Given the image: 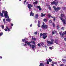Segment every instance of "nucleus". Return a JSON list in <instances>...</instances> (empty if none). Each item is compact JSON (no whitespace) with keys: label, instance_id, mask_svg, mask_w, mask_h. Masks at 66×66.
<instances>
[{"label":"nucleus","instance_id":"obj_53","mask_svg":"<svg viewBox=\"0 0 66 66\" xmlns=\"http://www.w3.org/2000/svg\"><path fill=\"white\" fill-rule=\"evenodd\" d=\"M54 66V64H52V66Z\"/></svg>","mask_w":66,"mask_h":66},{"label":"nucleus","instance_id":"obj_59","mask_svg":"<svg viewBox=\"0 0 66 66\" xmlns=\"http://www.w3.org/2000/svg\"><path fill=\"white\" fill-rule=\"evenodd\" d=\"M1 27V26H0V27Z\"/></svg>","mask_w":66,"mask_h":66},{"label":"nucleus","instance_id":"obj_4","mask_svg":"<svg viewBox=\"0 0 66 66\" xmlns=\"http://www.w3.org/2000/svg\"><path fill=\"white\" fill-rule=\"evenodd\" d=\"M43 25L41 27V28L42 29H46L48 28V26L46 25H45V23L44 22H43Z\"/></svg>","mask_w":66,"mask_h":66},{"label":"nucleus","instance_id":"obj_47","mask_svg":"<svg viewBox=\"0 0 66 66\" xmlns=\"http://www.w3.org/2000/svg\"><path fill=\"white\" fill-rule=\"evenodd\" d=\"M60 65L61 66H64V64H60Z\"/></svg>","mask_w":66,"mask_h":66},{"label":"nucleus","instance_id":"obj_26","mask_svg":"<svg viewBox=\"0 0 66 66\" xmlns=\"http://www.w3.org/2000/svg\"><path fill=\"white\" fill-rule=\"evenodd\" d=\"M34 47H35V46H34V45H32V46H31V48H32V49H34Z\"/></svg>","mask_w":66,"mask_h":66},{"label":"nucleus","instance_id":"obj_40","mask_svg":"<svg viewBox=\"0 0 66 66\" xmlns=\"http://www.w3.org/2000/svg\"><path fill=\"white\" fill-rule=\"evenodd\" d=\"M62 61H64V62H65V60L64 59H62Z\"/></svg>","mask_w":66,"mask_h":66},{"label":"nucleus","instance_id":"obj_18","mask_svg":"<svg viewBox=\"0 0 66 66\" xmlns=\"http://www.w3.org/2000/svg\"><path fill=\"white\" fill-rule=\"evenodd\" d=\"M55 42L56 44H58V40H57V39H55Z\"/></svg>","mask_w":66,"mask_h":66},{"label":"nucleus","instance_id":"obj_55","mask_svg":"<svg viewBox=\"0 0 66 66\" xmlns=\"http://www.w3.org/2000/svg\"><path fill=\"white\" fill-rule=\"evenodd\" d=\"M65 46H66V44H65Z\"/></svg>","mask_w":66,"mask_h":66},{"label":"nucleus","instance_id":"obj_58","mask_svg":"<svg viewBox=\"0 0 66 66\" xmlns=\"http://www.w3.org/2000/svg\"><path fill=\"white\" fill-rule=\"evenodd\" d=\"M0 1H1V0H0Z\"/></svg>","mask_w":66,"mask_h":66},{"label":"nucleus","instance_id":"obj_27","mask_svg":"<svg viewBox=\"0 0 66 66\" xmlns=\"http://www.w3.org/2000/svg\"><path fill=\"white\" fill-rule=\"evenodd\" d=\"M1 27L2 29H4V25H2Z\"/></svg>","mask_w":66,"mask_h":66},{"label":"nucleus","instance_id":"obj_17","mask_svg":"<svg viewBox=\"0 0 66 66\" xmlns=\"http://www.w3.org/2000/svg\"><path fill=\"white\" fill-rule=\"evenodd\" d=\"M34 14L32 12V11H31V13H30V16H34Z\"/></svg>","mask_w":66,"mask_h":66},{"label":"nucleus","instance_id":"obj_60","mask_svg":"<svg viewBox=\"0 0 66 66\" xmlns=\"http://www.w3.org/2000/svg\"><path fill=\"white\" fill-rule=\"evenodd\" d=\"M56 0H55V1H56Z\"/></svg>","mask_w":66,"mask_h":66},{"label":"nucleus","instance_id":"obj_62","mask_svg":"<svg viewBox=\"0 0 66 66\" xmlns=\"http://www.w3.org/2000/svg\"><path fill=\"white\" fill-rule=\"evenodd\" d=\"M65 66H66V65Z\"/></svg>","mask_w":66,"mask_h":66},{"label":"nucleus","instance_id":"obj_1","mask_svg":"<svg viewBox=\"0 0 66 66\" xmlns=\"http://www.w3.org/2000/svg\"><path fill=\"white\" fill-rule=\"evenodd\" d=\"M61 17H60V19L62 21L63 23L64 24H66V23H65L66 21H65V19H63V18L64 17V18H65V16L64 15V14H61Z\"/></svg>","mask_w":66,"mask_h":66},{"label":"nucleus","instance_id":"obj_14","mask_svg":"<svg viewBox=\"0 0 66 66\" xmlns=\"http://www.w3.org/2000/svg\"><path fill=\"white\" fill-rule=\"evenodd\" d=\"M38 26L39 28L40 27V22L38 21Z\"/></svg>","mask_w":66,"mask_h":66},{"label":"nucleus","instance_id":"obj_50","mask_svg":"<svg viewBox=\"0 0 66 66\" xmlns=\"http://www.w3.org/2000/svg\"><path fill=\"white\" fill-rule=\"evenodd\" d=\"M64 39L65 41H66V38H64Z\"/></svg>","mask_w":66,"mask_h":66},{"label":"nucleus","instance_id":"obj_37","mask_svg":"<svg viewBox=\"0 0 66 66\" xmlns=\"http://www.w3.org/2000/svg\"><path fill=\"white\" fill-rule=\"evenodd\" d=\"M49 48H50V49L51 50H52V47H49Z\"/></svg>","mask_w":66,"mask_h":66},{"label":"nucleus","instance_id":"obj_46","mask_svg":"<svg viewBox=\"0 0 66 66\" xmlns=\"http://www.w3.org/2000/svg\"><path fill=\"white\" fill-rule=\"evenodd\" d=\"M59 28H60V27L58 26H57V29H59Z\"/></svg>","mask_w":66,"mask_h":66},{"label":"nucleus","instance_id":"obj_54","mask_svg":"<svg viewBox=\"0 0 66 66\" xmlns=\"http://www.w3.org/2000/svg\"><path fill=\"white\" fill-rule=\"evenodd\" d=\"M35 23H36V21H35Z\"/></svg>","mask_w":66,"mask_h":66},{"label":"nucleus","instance_id":"obj_19","mask_svg":"<svg viewBox=\"0 0 66 66\" xmlns=\"http://www.w3.org/2000/svg\"><path fill=\"white\" fill-rule=\"evenodd\" d=\"M35 17L36 19H37L38 18V14H36L35 15Z\"/></svg>","mask_w":66,"mask_h":66},{"label":"nucleus","instance_id":"obj_5","mask_svg":"<svg viewBox=\"0 0 66 66\" xmlns=\"http://www.w3.org/2000/svg\"><path fill=\"white\" fill-rule=\"evenodd\" d=\"M5 18H8L6 19V21H8V22H10L11 21V19L10 18H9V14H8L7 15H6V16H5Z\"/></svg>","mask_w":66,"mask_h":66},{"label":"nucleus","instance_id":"obj_61","mask_svg":"<svg viewBox=\"0 0 66 66\" xmlns=\"http://www.w3.org/2000/svg\"><path fill=\"white\" fill-rule=\"evenodd\" d=\"M33 1L34 0H32Z\"/></svg>","mask_w":66,"mask_h":66},{"label":"nucleus","instance_id":"obj_39","mask_svg":"<svg viewBox=\"0 0 66 66\" xmlns=\"http://www.w3.org/2000/svg\"><path fill=\"white\" fill-rule=\"evenodd\" d=\"M61 29H62V30H64V28L62 27V28Z\"/></svg>","mask_w":66,"mask_h":66},{"label":"nucleus","instance_id":"obj_52","mask_svg":"<svg viewBox=\"0 0 66 66\" xmlns=\"http://www.w3.org/2000/svg\"><path fill=\"white\" fill-rule=\"evenodd\" d=\"M0 59H2V56H0Z\"/></svg>","mask_w":66,"mask_h":66},{"label":"nucleus","instance_id":"obj_38","mask_svg":"<svg viewBox=\"0 0 66 66\" xmlns=\"http://www.w3.org/2000/svg\"><path fill=\"white\" fill-rule=\"evenodd\" d=\"M37 34V32H36L34 33V34Z\"/></svg>","mask_w":66,"mask_h":66},{"label":"nucleus","instance_id":"obj_42","mask_svg":"<svg viewBox=\"0 0 66 66\" xmlns=\"http://www.w3.org/2000/svg\"><path fill=\"white\" fill-rule=\"evenodd\" d=\"M53 27H54L55 26V24H54V23H53Z\"/></svg>","mask_w":66,"mask_h":66},{"label":"nucleus","instance_id":"obj_3","mask_svg":"<svg viewBox=\"0 0 66 66\" xmlns=\"http://www.w3.org/2000/svg\"><path fill=\"white\" fill-rule=\"evenodd\" d=\"M51 42L49 41H47V46H50L51 45V44H53V43L54 42V40L53 39H51Z\"/></svg>","mask_w":66,"mask_h":66},{"label":"nucleus","instance_id":"obj_28","mask_svg":"<svg viewBox=\"0 0 66 66\" xmlns=\"http://www.w3.org/2000/svg\"><path fill=\"white\" fill-rule=\"evenodd\" d=\"M62 57L64 58V59H66V56H62Z\"/></svg>","mask_w":66,"mask_h":66},{"label":"nucleus","instance_id":"obj_56","mask_svg":"<svg viewBox=\"0 0 66 66\" xmlns=\"http://www.w3.org/2000/svg\"><path fill=\"white\" fill-rule=\"evenodd\" d=\"M19 1H21L22 0H19Z\"/></svg>","mask_w":66,"mask_h":66},{"label":"nucleus","instance_id":"obj_21","mask_svg":"<svg viewBox=\"0 0 66 66\" xmlns=\"http://www.w3.org/2000/svg\"><path fill=\"white\" fill-rule=\"evenodd\" d=\"M45 66V65L44 64H43L41 63L40 64L39 66Z\"/></svg>","mask_w":66,"mask_h":66},{"label":"nucleus","instance_id":"obj_49","mask_svg":"<svg viewBox=\"0 0 66 66\" xmlns=\"http://www.w3.org/2000/svg\"><path fill=\"white\" fill-rule=\"evenodd\" d=\"M30 27H32V24H31L30 25Z\"/></svg>","mask_w":66,"mask_h":66},{"label":"nucleus","instance_id":"obj_35","mask_svg":"<svg viewBox=\"0 0 66 66\" xmlns=\"http://www.w3.org/2000/svg\"><path fill=\"white\" fill-rule=\"evenodd\" d=\"M26 2H27V0H25L24 1V4H26Z\"/></svg>","mask_w":66,"mask_h":66},{"label":"nucleus","instance_id":"obj_12","mask_svg":"<svg viewBox=\"0 0 66 66\" xmlns=\"http://www.w3.org/2000/svg\"><path fill=\"white\" fill-rule=\"evenodd\" d=\"M58 2H55V1H54L53 2H52L51 3V4L52 5H53V4H55V5H57V3H58Z\"/></svg>","mask_w":66,"mask_h":66},{"label":"nucleus","instance_id":"obj_32","mask_svg":"<svg viewBox=\"0 0 66 66\" xmlns=\"http://www.w3.org/2000/svg\"><path fill=\"white\" fill-rule=\"evenodd\" d=\"M22 42H24V41H25V40H26V39H22Z\"/></svg>","mask_w":66,"mask_h":66},{"label":"nucleus","instance_id":"obj_23","mask_svg":"<svg viewBox=\"0 0 66 66\" xmlns=\"http://www.w3.org/2000/svg\"><path fill=\"white\" fill-rule=\"evenodd\" d=\"M0 15L1 16V17H3V14L1 12L0 13Z\"/></svg>","mask_w":66,"mask_h":66},{"label":"nucleus","instance_id":"obj_33","mask_svg":"<svg viewBox=\"0 0 66 66\" xmlns=\"http://www.w3.org/2000/svg\"><path fill=\"white\" fill-rule=\"evenodd\" d=\"M3 35V33L1 32V33H0V35L1 36H2Z\"/></svg>","mask_w":66,"mask_h":66},{"label":"nucleus","instance_id":"obj_43","mask_svg":"<svg viewBox=\"0 0 66 66\" xmlns=\"http://www.w3.org/2000/svg\"><path fill=\"white\" fill-rule=\"evenodd\" d=\"M13 25H14L13 24L11 23V26L12 27H13Z\"/></svg>","mask_w":66,"mask_h":66},{"label":"nucleus","instance_id":"obj_51","mask_svg":"<svg viewBox=\"0 0 66 66\" xmlns=\"http://www.w3.org/2000/svg\"><path fill=\"white\" fill-rule=\"evenodd\" d=\"M28 3H29L28 2L27 3V5L28 4H29Z\"/></svg>","mask_w":66,"mask_h":66},{"label":"nucleus","instance_id":"obj_44","mask_svg":"<svg viewBox=\"0 0 66 66\" xmlns=\"http://www.w3.org/2000/svg\"><path fill=\"white\" fill-rule=\"evenodd\" d=\"M43 36V34H42V33H41L40 34V36L41 37L42 36Z\"/></svg>","mask_w":66,"mask_h":66},{"label":"nucleus","instance_id":"obj_41","mask_svg":"<svg viewBox=\"0 0 66 66\" xmlns=\"http://www.w3.org/2000/svg\"><path fill=\"white\" fill-rule=\"evenodd\" d=\"M49 9L50 10V11H51V9L50 7H49Z\"/></svg>","mask_w":66,"mask_h":66},{"label":"nucleus","instance_id":"obj_48","mask_svg":"<svg viewBox=\"0 0 66 66\" xmlns=\"http://www.w3.org/2000/svg\"><path fill=\"white\" fill-rule=\"evenodd\" d=\"M41 45H42V46H43V45H44V44L43 43H41Z\"/></svg>","mask_w":66,"mask_h":66},{"label":"nucleus","instance_id":"obj_30","mask_svg":"<svg viewBox=\"0 0 66 66\" xmlns=\"http://www.w3.org/2000/svg\"><path fill=\"white\" fill-rule=\"evenodd\" d=\"M3 21L4 22V23H5V19H3Z\"/></svg>","mask_w":66,"mask_h":66},{"label":"nucleus","instance_id":"obj_20","mask_svg":"<svg viewBox=\"0 0 66 66\" xmlns=\"http://www.w3.org/2000/svg\"><path fill=\"white\" fill-rule=\"evenodd\" d=\"M52 35H53L54 34H55V33H56V31H54L52 32Z\"/></svg>","mask_w":66,"mask_h":66},{"label":"nucleus","instance_id":"obj_8","mask_svg":"<svg viewBox=\"0 0 66 66\" xmlns=\"http://www.w3.org/2000/svg\"><path fill=\"white\" fill-rule=\"evenodd\" d=\"M4 30L5 31H11V29L10 28H9L8 26H7L6 27V28L4 29Z\"/></svg>","mask_w":66,"mask_h":66},{"label":"nucleus","instance_id":"obj_11","mask_svg":"<svg viewBox=\"0 0 66 66\" xmlns=\"http://www.w3.org/2000/svg\"><path fill=\"white\" fill-rule=\"evenodd\" d=\"M48 15V17H49V18H50V17H51V18H53L54 21H55V17L51 16V14H49Z\"/></svg>","mask_w":66,"mask_h":66},{"label":"nucleus","instance_id":"obj_10","mask_svg":"<svg viewBox=\"0 0 66 66\" xmlns=\"http://www.w3.org/2000/svg\"><path fill=\"white\" fill-rule=\"evenodd\" d=\"M27 5L28 6V8H29V10H31V7H33V5L30 4H28Z\"/></svg>","mask_w":66,"mask_h":66},{"label":"nucleus","instance_id":"obj_57","mask_svg":"<svg viewBox=\"0 0 66 66\" xmlns=\"http://www.w3.org/2000/svg\"><path fill=\"white\" fill-rule=\"evenodd\" d=\"M65 62H66V60H65Z\"/></svg>","mask_w":66,"mask_h":66},{"label":"nucleus","instance_id":"obj_22","mask_svg":"<svg viewBox=\"0 0 66 66\" xmlns=\"http://www.w3.org/2000/svg\"><path fill=\"white\" fill-rule=\"evenodd\" d=\"M31 42L32 44H33L34 45H35V42L34 41H31Z\"/></svg>","mask_w":66,"mask_h":66},{"label":"nucleus","instance_id":"obj_29","mask_svg":"<svg viewBox=\"0 0 66 66\" xmlns=\"http://www.w3.org/2000/svg\"><path fill=\"white\" fill-rule=\"evenodd\" d=\"M52 63L53 64H56V62H52Z\"/></svg>","mask_w":66,"mask_h":66},{"label":"nucleus","instance_id":"obj_31","mask_svg":"<svg viewBox=\"0 0 66 66\" xmlns=\"http://www.w3.org/2000/svg\"><path fill=\"white\" fill-rule=\"evenodd\" d=\"M37 45L39 47H40V44L39 43Z\"/></svg>","mask_w":66,"mask_h":66},{"label":"nucleus","instance_id":"obj_16","mask_svg":"<svg viewBox=\"0 0 66 66\" xmlns=\"http://www.w3.org/2000/svg\"><path fill=\"white\" fill-rule=\"evenodd\" d=\"M38 3V2L36 1V2H35L33 3V4L34 5V6H35V4H37Z\"/></svg>","mask_w":66,"mask_h":66},{"label":"nucleus","instance_id":"obj_34","mask_svg":"<svg viewBox=\"0 0 66 66\" xmlns=\"http://www.w3.org/2000/svg\"><path fill=\"white\" fill-rule=\"evenodd\" d=\"M49 62H52V60H51V59H50V58L49 59Z\"/></svg>","mask_w":66,"mask_h":66},{"label":"nucleus","instance_id":"obj_15","mask_svg":"<svg viewBox=\"0 0 66 66\" xmlns=\"http://www.w3.org/2000/svg\"><path fill=\"white\" fill-rule=\"evenodd\" d=\"M37 8H38V9H39V10L40 11H41V10H42V9L40 8V6H37Z\"/></svg>","mask_w":66,"mask_h":66},{"label":"nucleus","instance_id":"obj_7","mask_svg":"<svg viewBox=\"0 0 66 66\" xmlns=\"http://www.w3.org/2000/svg\"><path fill=\"white\" fill-rule=\"evenodd\" d=\"M47 33H44L43 34V38L44 39H45L47 38Z\"/></svg>","mask_w":66,"mask_h":66},{"label":"nucleus","instance_id":"obj_13","mask_svg":"<svg viewBox=\"0 0 66 66\" xmlns=\"http://www.w3.org/2000/svg\"><path fill=\"white\" fill-rule=\"evenodd\" d=\"M47 15V14H43V13H41V17H45L46 15Z\"/></svg>","mask_w":66,"mask_h":66},{"label":"nucleus","instance_id":"obj_2","mask_svg":"<svg viewBox=\"0 0 66 66\" xmlns=\"http://www.w3.org/2000/svg\"><path fill=\"white\" fill-rule=\"evenodd\" d=\"M31 43L30 42H29L28 41H25V44H23V46H26L27 45L30 47H31Z\"/></svg>","mask_w":66,"mask_h":66},{"label":"nucleus","instance_id":"obj_24","mask_svg":"<svg viewBox=\"0 0 66 66\" xmlns=\"http://www.w3.org/2000/svg\"><path fill=\"white\" fill-rule=\"evenodd\" d=\"M43 20L44 21H45V22H47V19H44Z\"/></svg>","mask_w":66,"mask_h":66},{"label":"nucleus","instance_id":"obj_25","mask_svg":"<svg viewBox=\"0 0 66 66\" xmlns=\"http://www.w3.org/2000/svg\"><path fill=\"white\" fill-rule=\"evenodd\" d=\"M47 64H49V59H48L47 60Z\"/></svg>","mask_w":66,"mask_h":66},{"label":"nucleus","instance_id":"obj_45","mask_svg":"<svg viewBox=\"0 0 66 66\" xmlns=\"http://www.w3.org/2000/svg\"><path fill=\"white\" fill-rule=\"evenodd\" d=\"M32 39L33 40H36V39L35 38H32Z\"/></svg>","mask_w":66,"mask_h":66},{"label":"nucleus","instance_id":"obj_9","mask_svg":"<svg viewBox=\"0 0 66 66\" xmlns=\"http://www.w3.org/2000/svg\"><path fill=\"white\" fill-rule=\"evenodd\" d=\"M53 8L55 11H59V10H60L61 9V8L60 7H57L56 8L54 6H53Z\"/></svg>","mask_w":66,"mask_h":66},{"label":"nucleus","instance_id":"obj_36","mask_svg":"<svg viewBox=\"0 0 66 66\" xmlns=\"http://www.w3.org/2000/svg\"><path fill=\"white\" fill-rule=\"evenodd\" d=\"M51 22H52V21H51V20H50V21H49V23H51Z\"/></svg>","mask_w":66,"mask_h":66},{"label":"nucleus","instance_id":"obj_6","mask_svg":"<svg viewBox=\"0 0 66 66\" xmlns=\"http://www.w3.org/2000/svg\"><path fill=\"white\" fill-rule=\"evenodd\" d=\"M3 14H4V16H6V15H8V13H7V12L6 11H2Z\"/></svg>","mask_w":66,"mask_h":66}]
</instances>
